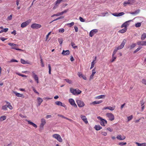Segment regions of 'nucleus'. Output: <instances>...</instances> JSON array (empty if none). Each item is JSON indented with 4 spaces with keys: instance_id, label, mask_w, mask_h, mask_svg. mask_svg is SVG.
<instances>
[{
    "instance_id": "3c124183",
    "label": "nucleus",
    "mask_w": 146,
    "mask_h": 146,
    "mask_svg": "<svg viewBox=\"0 0 146 146\" xmlns=\"http://www.w3.org/2000/svg\"><path fill=\"white\" fill-rule=\"evenodd\" d=\"M118 50V49H117V48H115V49H114V51L113 52L112 55L115 56V55L116 53V52Z\"/></svg>"
},
{
    "instance_id": "a19ab883",
    "label": "nucleus",
    "mask_w": 146,
    "mask_h": 146,
    "mask_svg": "<svg viewBox=\"0 0 146 146\" xmlns=\"http://www.w3.org/2000/svg\"><path fill=\"white\" fill-rule=\"evenodd\" d=\"M71 44L73 48H77V46H75V43L73 42H71Z\"/></svg>"
},
{
    "instance_id": "603ef678",
    "label": "nucleus",
    "mask_w": 146,
    "mask_h": 146,
    "mask_svg": "<svg viewBox=\"0 0 146 146\" xmlns=\"http://www.w3.org/2000/svg\"><path fill=\"white\" fill-rule=\"evenodd\" d=\"M128 121H129L131 120L133 118V116L132 115H131L130 116L127 117Z\"/></svg>"
},
{
    "instance_id": "4468645a",
    "label": "nucleus",
    "mask_w": 146,
    "mask_h": 146,
    "mask_svg": "<svg viewBox=\"0 0 146 146\" xmlns=\"http://www.w3.org/2000/svg\"><path fill=\"white\" fill-rule=\"evenodd\" d=\"M41 123L40 125V128H43L44 125L46 123V120L44 118L41 119Z\"/></svg>"
},
{
    "instance_id": "bf43d9fd",
    "label": "nucleus",
    "mask_w": 146,
    "mask_h": 146,
    "mask_svg": "<svg viewBox=\"0 0 146 146\" xmlns=\"http://www.w3.org/2000/svg\"><path fill=\"white\" fill-rule=\"evenodd\" d=\"M127 144L126 142H121L119 143V145H126Z\"/></svg>"
},
{
    "instance_id": "6ab92c4d",
    "label": "nucleus",
    "mask_w": 146,
    "mask_h": 146,
    "mask_svg": "<svg viewBox=\"0 0 146 146\" xmlns=\"http://www.w3.org/2000/svg\"><path fill=\"white\" fill-rule=\"evenodd\" d=\"M14 94L18 97H21L22 98H24L25 96L23 94H21L19 93H18L17 92H14Z\"/></svg>"
},
{
    "instance_id": "e433bc0d",
    "label": "nucleus",
    "mask_w": 146,
    "mask_h": 146,
    "mask_svg": "<svg viewBox=\"0 0 146 146\" xmlns=\"http://www.w3.org/2000/svg\"><path fill=\"white\" fill-rule=\"evenodd\" d=\"M95 64V60H93L92 62L91 65V66L90 69H92L94 67V64Z\"/></svg>"
},
{
    "instance_id": "7c9ffc66",
    "label": "nucleus",
    "mask_w": 146,
    "mask_h": 146,
    "mask_svg": "<svg viewBox=\"0 0 146 146\" xmlns=\"http://www.w3.org/2000/svg\"><path fill=\"white\" fill-rule=\"evenodd\" d=\"M135 143L138 146H146V143H140L137 142H136Z\"/></svg>"
},
{
    "instance_id": "e2e57ef3",
    "label": "nucleus",
    "mask_w": 146,
    "mask_h": 146,
    "mask_svg": "<svg viewBox=\"0 0 146 146\" xmlns=\"http://www.w3.org/2000/svg\"><path fill=\"white\" fill-rule=\"evenodd\" d=\"M21 62L23 64H25L27 63L26 61L23 59H21Z\"/></svg>"
},
{
    "instance_id": "37998d69",
    "label": "nucleus",
    "mask_w": 146,
    "mask_h": 146,
    "mask_svg": "<svg viewBox=\"0 0 146 146\" xmlns=\"http://www.w3.org/2000/svg\"><path fill=\"white\" fill-rule=\"evenodd\" d=\"M141 24L140 23H136L135 24V26L137 27H139L141 26Z\"/></svg>"
},
{
    "instance_id": "864d4df0",
    "label": "nucleus",
    "mask_w": 146,
    "mask_h": 146,
    "mask_svg": "<svg viewBox=\"0 0 146 146\" xmlns=\"http://www.w3.org/2000/svg\"><path fill=\"white\" fill-rule=\"evenodd\" d=\"M74 24V22H72L70 23H68L67 24V25H69V27H71L73 26Z\"/></svg>"
},
{
    "instance_id": "79ce46f5",
    "label": "nucleus",
    "mask_w": 146,
    "mask_h": 146,
    "mask_svg": "<svg viewBox=\"0 0 146 146\" xmlns=\"http://www.w3.org/2000/svg\"><path fill=\"white\" fill-rule=\"evenodd\" d=\"M64 17L63 16H60V17L57 18H56V19L54 20H53L52 22H51V23H52L53 21H56V20H59V19H62V18H63Z\"/></svg>"
},
{
    "instance_id": "7ed1b4c3",
    "label": "nucleus",
    "mask_w": 146,
    "mask_h": 146,
    "mask_svg": "<svg viewBox=\"0 0 146 146\" xmlns=\"http://www.w3.org/2000/svg\"><path fill=\"white\" fill-rule=\"evenodd\" d=\"M52 136L53 138L56 139L59 142H62V139L59 135L55 134L53 135Z\"/></svg>"
},
{
    "instance_id": "13d9d810",
    "label": "nucleus",
    "mask_w": 146,
    "mask_h": 146,
    "mask_svg": "<svg viewBox=\"0 0 146 146\" xmlns=\"http://www.w3.org/2000/svg\"><path fill=\"white\" fill-rule=\"evenodd\" d=\"M125 14L123 12H121L118 14V17L120 16L123 15Z\"/></svg>"
},
{
    "instance_id": "f3484780",
    "label": "nucleus",
    "mask_w": 146,
    "mask_h": 146,
    "mask_svg": "<svg viewBox=\"0 0 146 146\" xmlns=\"http://www.w3.org/2000/svg\"><path fill=\"white\" fill-rule=\"evenodd\" d=\"M138 45L141 46H146V41H139L137 42Z\"/></svg>"
},
{
    "instance_id": "6e6552de",
    "label": "nucleus",
    "mask_w": 146,
    "mask_h": 146,
    "mask_svg": "<svg viewBox=\"0 0 146 146\" xmlns=\"http://www.w3.org/2000/svg\"><path fill=\"white\" fill-rule=\"evenodd\" d=\"M78 106L79 107H82L84 106L85 104L83 101L81 100H77L76 101Z\"/></svg>"
},
{
    "instance_id": "a211bd4d",
    "label": "nucleus",
    "mask_w": 146,
    "mask_h": 146,
    "mask_svg": "<svg viewBox=\"0 0 146 146\" xmlns=\"http://www.w3.org/2000/svg\"><path fill=\"white\" fill-rule=\"evenodd\" d=\"M125 136H123L122 137L121 135H118L116 137V138L119 140H121L124 139L125 138Z\"/></svg>"
},
{
    "instance_id": "72a5a7b5",
    "label": "nucleus",
    "mask_w": 146,
    "mask_h": 146,
    "mask_svg": "<svg viewBox=\"0 0 146 146\" xmlns=\"http://www.w3.org/2000/svg\"><path fill=\"white\" fill-rule=\"evenodd\" d=\"M102 102V101H95L92 102V104L94 105L98 104H100Z\"/></svg>"
},
{
    "instance_id": "b1692460",
    "label": "nucleus",
    "mask_w": 146,
    "mask_h": 146,
    "mask_svg": "<svg viewBox=\"0 0 146 146\" xmlns=\"http://www.w3.org/2000/svg\"><path fill=\"white\" fill-rule=\"evenodd\" d=\"M60 4V3H59L57 1H56L55 3L54 6L53 7V10H54L56 9L58 7Z\"/></svg>"
},
{
    "instance_id": "2eb2a0df",
    "label": "nucleus",
    "mask_w": 146,
    "mask_h": 146,
    "mask_svg": "<svg viewBox=\"0 0 146 146\" xmlns=\"http://www.w3.org/2000/svg\"><path fill=\"white\" fill-rule=\"evenodd\" d=\"M80 117L86 124H87L88 123L87 119L85 116L81 115H80Z\"/></svg>"
},
{
    "instance_id": "c03bdc74",
    "label": "nucleus",
    "mask_w": 146,
    "mask_h": 146,
    "mask_svg": "<svg viewBox=\"0 0 146 146\" xmlns=\"http://www.w3.org/2000/svg\"><path fill=\"white\" fill-rule=\"evenodd\" d=\"M141 48V47H139L138 48L136 49L133 52L134 53H135L139 51Z\"/></svg>"
},
{
    "instance_id": "4d7b16f0",
    "label": "nucleus",
    "mask_w": 146,
    "mask_h": 146,
    "mask_svg": "<svg viewBox=\"0 0 146 146\" xmlns=\"http://www.w3.org/2000/svg\"><path fill=\"white\" fill-rule=\"evenodd\" d=\"M10 62H18V61L16 60H15V59H11Z\"/></svg>"
},
{
    "instance_id": "052dcab7",
    "label": "nucleus",
    "mask_w": 146,
    "mask_h": 146,
    "mask_svg": "<svg viewBox=\"0 0 146 146\" xmlns=\"http://www.w3.org/2000/svg\"><path fill=\"white\" fill-rule=\"evenodd\" d=\"M32 88H33V90L34 91V92L35 93H36V94H38V95L39 94V93L36 90V89H35V88L34 87H32Z\"/></svg>"
},
{
    "instance_id": "0eeeda50",
    "label": "nucleus",
    "mask_w": 146,
    "mask_h": 146,
    "mask_svg": "<svg viewBox=\"0 0 146 146\" xmlns=\"http://www.w3.org/2000/svg\"><path fill=\"white\" fill-rule=\"evenodd\" d=\"M41 27V25L35 23L32 24L31 25V28L33 29H38L40 28Z\"/></svg>"
},
{
    "instance_id": "49530a36",
    "label": "nucleus",
    "mask_w": 146,
    "mask_h": 146,
    "mask_svg": "<svg viewBox=\"0 0 146 146\" xmlns=\"http://www.w3.org/2000/svg\"><path fill=\"white\" fill-rule=\"evenodd\" d=\"M141 82L142 84L146 85V79H143L141 80Z\"/></svg>"
},
{
    "instance_id": "8fccbe9b",
    "label": "nucleus",
    "mask_w": 146,
    "mask_h": 146,
    "mask_svg": "<svg viewBox=\"0 0 146 146\" xmlns=\"http://www.w3.org/2000/svg\"><path fill=\"white\" fill-rule=\"evenodd\" d=\"M16 74H17L19 76H21L23 77H27V76L25 75H23V74H20L19 73H16Z\"/></svg>"
},
{
    "instance_id": "338daca9",
    "label": "nucleus",
    "mask_w": 146,
    "mask_h": 146,
    "mask_svg": "<svg viewBox=\"0 0 146 146\" xmlns=\"http://www.w3.org/2000/svg\"><path fill=\"white\" fill-rule=\"evenodd\" d=\"M104 136H106L107 135V133L105 132L102 131L101 133Z\"/></svg>"
},
{
    "instance_id": "c9c22d12",
    "label": "nucleus",
    "mask_w": 146,
    "mask_h": 146,
    "mask_svg": "<svg viewBox=\"0 0 146 146\" xmlns=\"http://www.w3.org/2000/svg\"><path fill=\"white\" fill-rule=\"evenodd\" d=\"M116 58V56L114 55H112V60H111L110 62H113L115 61V59Z\"/></svg>"
},
{
    "instance_id": "423d86ee",
    "label": "nucleus",
    "mask_w": 146,
    "mask_h": 146,
    "mask_svg": "<svg viewBox=\"0 0 146 146\" xmlns=\"http://www.w3.org/2000/svg\"><path fill=\"white\" fill-rule=\"evenodd\" d=\"M8 44L9 46H11L12 47V49H14L16 50H19V51H22L23 50L21 49L15 48V47L17 45L16 44L13 43H8Z\"/></svg>"
},
{
    "instance_id": "680f3d73",
    "label": "nucleus",
    "mask_w": 146,
    "mask_h": 146,
    "mask_svg": "<svg viewBox=\"0 0 146 146\" xmlns=\"http://www.w3.org/2000/svg\"><path fill=\"white\" fill-rule=\"evenodd\" d=\"M79 19L80 21L82 22H84L85 21V19H83L82 17H79Z\"/></svg>"
},
{
    "instance_id": "1a4fd4ad",
    "label": "nucleus",
    "mask_w": 146,
    "mask_h": 146,
    "mask_svg": "<svg viewBox=\"0 0 146 146\" xmlns=\"http://www.w3.org/2000/svg\"><path fill=\"white\" fill-rule=\"evenodd\" d=\"M69 102L70 104L72 106L75 108L77 107L76 104H75L74 100L72 98L70 99L69 100Z\"/></svg>"
},
{
    "instance_id": "de8ad7c7",
    "label": "nucleus",
    "mask_w": 146,
    "mask_h": 146,
    "mask_svg": "<svg viewBox=\"0 0 146 146\" xmlns=\"http://www.w3.org/2000/svg\"><path fill=\"white\" fill-rule=\"evenodd\" d=\"M141 82L142 84L146 85V79H143L141 80Z\"/></svg>"
},
{
    "instance_id": "20e7f679",
    "label": "nucleus",
    "mask_w": 146,
    "mask_h": 146,
    "mask_svg": "<svg viewBox=\"0 0 146 146\" xmlns=\"http://www.w3.org/2000/svg\"><path fill=\"white\" fill-rule=\"evenodd\" d=\"M97 118L100 120V123L101 125L105 126V125L107 124V121L105 119H102L100 117H98Z\"/></svg>"
},
{
    "instance_id": "aec40b11",
    "label": "nucleus",
    "mask_w": 146,
    "mask_h": 146,
    "mask_svg": "<svg viewBox=\"0 0 146 146\" xmlns=\"http://www.w3.org/2000/svg\"><path fill=\"white\" fill-rule=\"evenodd\" d=\"M62 54L63 55H68L70 54V51L68 50H63Z\"/></svg>"
},
{
    "instance_id": "f03ea898",
    "label": "nucleus",
    "mask_w": 146,
    "mask_h": 146,
    "mask_svg": "<svg viewBox=\"0 0 146 146\" xmlns=\"http://www.w3.org/2000/svg\"><path fill=\"white\" fill-rule=\"evenodd\" d=\"M106 116L109 120L112 121L114 119V116L112 113H107L106 114Z\"/></svg>"
},
{
    "instance_id": "4c0bfd02",
    "label": "nucleus",
    "mask_w": 146,
    "mask_h": 146,
    "mask_svg": "<svg viewBox=\"0 0 146 146\" xmlns=\"http://www.w3.org/2000/svg\"><path fill=\"white\" fill-rule=\"evenodd\" d=\"M6 117L5 116H2L0 117V121H3L5 120L6 119Z\"/></svg>"
},
{
    "instance_id": "5fc2aeb1",
    "label": "nucleus",
    "mask_w": 146,
    "mask_h": 146,
    "mask_svg": "<svg viewBox=\"0 0 146 146\" xmlns=\"http://www.w3.org/2000/svg\"><path fill=\"white\" fill-rule=\"evenodd\" d=\"M65 80L66 82L70 84H71L72 83V81L69 79H65Z\"/></svg>"
},
{
    "instance_id": "6e6d98bb",
    "label": "nucleus",
    "mask_w": 146,
    "mask_h": 146,
    "mask_svg": "<svg viewBox=\"0 0 146 146\" xmlns=\"http://www.w3.org/2000/svg\"><path fill=\"white\" fill-rule=\"evenodd\" d=\"M40 62L41 63V66L42 67H44V64L42 61V59L41 58Z\"/></svg>"
},
{
    "instance_id": "a18cd8bd",
    "label": "nucleus",
    "mask_w": 146,
    "mask_h": 146,
    "mask_svg": "<svg viewBox=\"0 0 146 146\" xmlns=\"http://www.w3.org/2000/svg\"><path fill=\"white\" fill-rule=\"evenodd\" d=\"M105 96L104 95H101L98 96L97 98L98 99L104 98H105Z\"/></svg>"
},
{
    "instance_id": "69168bd1",
    "label": "nucleus",
    "mask_w": 146,
    "mask_h": 146,
    "mask_svg": "<svg viewBox=\"0 0 146 146\" xmlns=\"http://www.w3.org/2000/svg\"><path fill=\"white\" fill-rule=\"evenodd\" d=\"M64 31V29L62 28L59 29V32L61 33H63Z\"/></svg>"
},
{
    "instance_id": "dca6fc26",
    "label": "nucleus",
    "mask_w": 146,
    "mask_h": 146,
    "mask_svg": "<svg viewBox=\"0 0 146 146\" xmlns=\"http://www.w3.org/2000/svg\"><path fill=\"white\" fill-rule=\"evenodd\" d=\"M115 108V106H114L113 107H111L110 106H107L104 107L103 110H105L106 109H109L110 110L112 111L114 110Z\"/></svg>"
},
{
    "instance_id": "c85d7f7f",
    "label": "nucleus",
    "mask_w": 146,
    "mask_h": 146,
    "mask_svg": "<svg viewBox=\"0 0 146 146\" xmlns=\"http://www.w3.org/2000/svg\"><path fill=\"white\" fill-rule=\"evenodd\" d=\"M94 128L96 129V130L97 131L100 130L102 128V127L99 125H95Z\"/></svg>"
},
{
    "instance_id": "f704fd0d",
    "label": "nucleus",
    "mask_w": 146,
    "mask_h": 146,
    "mask_svg": "<svg viewBox=\"0 0 146 146\" xmlns=\"http://www.w3.org/2000/svg\"><path fill=\"white\" fill-rule=\"evenodd\" d=\"M136 46V43H133L131 44L130 46V49H132L134 48Z\"/></svg>"
},
{
    "instance_id": "a878e982",
    "label": "nucleus",
    "mask_w": 146,
    "mask_h": 146,
    "mask_svg": "<svg viewBox=\"0 0 146 146\" xmlns=\"http://www.w3.org/2000/svg\"><path fill=\"white\" fill-rule=\"evenodd\" d=\"M27 121L28 122L29 124L32 125L35 128L37 127V126L36 124H35L33 122L29 120H27Z\"/></svg>"
},
{
    "instance_id": "393cba45",
    "label": "nucleus",
    "mask_w": 146,
    "mask_h": 146,
    "mask_svg": "<svg viewBox=\"0 0 146 146\" xmlns=\"http://www.w3.org/2000/svg\"><path fill=\"white\" fill-rule=\"evenodd\" d=\"M60 4V3H59L57 1H56L55 3L54 6L53 7V10H54L56 9L58 7Z\"/></svg>"
},
{
    "instance_id": "09e8293b",
    "label": "nucleus",
    "mask_w": 146,
    "mask_h": 146,
    "mask_svg": "<svg viewBox=\"0 0 146 146\" xmlns=\"http://www.w3.org/2000/svg\"><path fill=\"white\" fill-rule=\"evenodd\" d=\"M7 105H5L2 106V109L4 110H7Z\"/></svg>"
},
{
    "instance_id": "774afa93",
    "label": "nucleus",
    "mask_w": 146,
    "mask_h": 146,
    "mask_svg": "<svg viewBox=\"0 0 146 146\" xmlns=\"http://www.w3.org/2000/svg\"><path fill=\"white\" fill-rule=\"evenodd\" d=\"M129 2L128 1H127V2L125 1V2L123 3V5L124 6H126L127 4L130 5L129 3Z\"/></svg>"
},
{
    "instance_id": "9d476101",
    "label": "nucleus",
    "mask_w": 146,
    "mask_h": 146,
    "mask_svg": "<svg viewBox=\"0 0 146 146\" xmlns=\"http://www.w3.org/2000/svg\"><path fill=\"white\" fill-rule=\"evenodd\" d=\"M126 42V40L125 39H124L120 45L117 47V49L119 50L122 48L124 46Z\"/></svg>"
},
{
    "instance_id": "f8f14e48",
    "label": "nucleus",
    "mask_w": 146,
    "mask_h": 146,
    "mask_svg": "<svg viewBox=\"0 0 146 146\" xmlns=\"http://www.w3.org/2000/svg\"><path fill=\"white\" fill-rule=\"evenodd\" d=\"M126 42V40L125 39H124L120 45L117 47V49L119 50L122 48L124 46Z\"/></svg>"
},
{
    "instance_id": "58836bf2",
    "label": "nucleus",
    "mask_w": 146,
    "mask_h": 146,
    "mask_svg": "<svg viewBox=\"0 0 146 146\" xmlns=\"http://www.w3.org/2000/svg\"><path fill=\"white\" fill-rule=\"evenodd\" d=\"M129 2V3L130 5H132L133 3L135 2V0H128Z\"/></svg>"
},
{
    "instance_id": "bb28decb",
    "label": "nucleus",
    "mask_w": 146,
    "mask_h": 146,
    "mask_svg": "<svg viewBox=\"0 0 146 146\" xmlns=\"http://www.w3.org/2000/svg\"><path fill=\"white\" fill-rule=\"evenodd\" d=\"M5 102L6 103V104L8 105L7 106V108H8L10 110L12 109L13 108L12 106L11 105L10 103L7 101H6Z\"/></svg>"
},
{
    "instance_id": "9b49d317",
    "label": "nucleus",
    "mask_w": 146,
    "mask_h": 146,
    "mask_svg": "<svg viewBox=\"0 0 146 146\" xmlns=\"http://www.w3.org/2000/svg\"><path fill=\"white\" fill-rule=\"evenodd\" d=\"M126 42V40L125 39H124L120 45L117 47V49L119 50L122 48L124 46Z\"/></svg>"
},
{
    "instance_id": "c756f323",
    "label": "nucleus",
    "mask_w": 146,
    "mask_h": 146,
    "mask_svg": "<svg viewBox=\"0 0 146 146\" xmlns=\"http://www.w3.org/2000/svg\"><path fill=\"white\" fill-rule=\"evenodd\" d=\"M127 30V28H124L123 29L119 31L118 32L121 33H124Z\"/></svg>"
},
{
    "instance_id": "f257e3e1",
    "label": "nucleus",
    "mask_w": 146,
    "mask_h": 146,
    "mask_svg": "<svg viewBox=\"0 0 146 146\" xmlns=\"http://www.w3.org/2000/svg\"><path fill=\"white\" fill-rule=\"evenodd\" d=\"M70 91L74 95L79 94L82 92V91L78 89H74L71 88Z\"/></svg>"
},
{
    "instance_id": "39448f33",
    "label": "nucleus",
    "mask_w": 146,
    "mask_h": 146,
    "mask_svg": "<svg viewBox=\"0 0 146 146\" xmlns=\"http://www.w3.org/2000/svg\"><path fill=\"white\" fill-rule=\"evenodd\" d=\"M31 19H29L27 21L24 22L22 23L21 25V27L22 28H23L28 25L31 22Z\"/></svg>"
},
{
    "instance_id": "5701e85b",
    "label": "nucleus",
    "mask_w": 146,
    "mask_h": 146,
    "mask_svg": "<svg viewBox=\"0 0 146 146\" xmlns=\"http://www.w3.org/2000/svg\"><path fill=\"white\" fill-rule=\"evenodd\" d=\"M37 100L38 105L39 106H40V105L41 103L43 102V100L42 99L38 97L37 98Z\"/></svg>"
},
{
    "instance_id": "2f4dec72",
    "label": "nucleus",
    "mask_w": 146,
    "mask_h": 146,
    "mask_svg": "<svg viewBox=\"0 0 146 146\" xmlns=\"http://www.w3.org/2000/svg\"><path fill=\"white\" fill-rule=\"evenodd\" d=\"M33 78L34 79L35 81L37 83H38L39 82L38 78L37 76V75H36L35 76L33 77Z\"/></svg>"
},
{
    "instance_id": "0e129e2a",
    "label": "nucleus",
    "mask_w": 146,
    "mask_h": 146,
    "mask_svg": "<svg viewBox=\"0 0 146 146\" xmlns=\"http://www.w3.org/2000/svg\"><path fill=\"white\" fill-rule=\"evenodd\" d=\"M66 0H57L56 1L60 3H61L65 2Z\"/></svg>"
},
{
    "instance_id": "cd10ccee",
    "label": "nucleus",
    "mask_w": 146,
    "mask_h": 146,
    "mask_svg": "<svg viewBox=\"0 0 146 146\" xmlns=\"http://www.w3.org/2000/svg\"><path fill=\"white\" fill-rule=\"evenodd\" d=\"M96 72L94 69L92 70V74L91 75L90 77V79H92L93 78V76H94V74L96 73Z\"/></svg>"
},
{
    "instance_id": "ddd939ff",
    "label": "nucleus",
    "mask_w": 146,
    "mask_h": 146,
    "mask_svg": "<svg viewBox=\"0 0 146 146\" xmlns=\"http://www.w3.org/2000/svg\"><path fill=\"white\" fill-rule=\"evenodd\" d=\"M98 32L97 29H94L91 30L89 33V36L92 37L95 34Z\"/></svg>"
},
{
    "instance_id": "ea45409f",
    "label": "nucleus",
    "mask_w": 146,
    "mask_h": 146,
    "mask_svg": "<svg viewBox=\"0 0 146 146\" xmlns=\"http://www.w3.org/2000/svg\"><path fill=\"white\" fill-rule=\"evenodd\" d=\"M8 28H5L4 29H3L1 30L0 31V33H1L3 32H7L8 30Z\"/></svg>"
},
{
    "instance_id": "412c9836",
    "label": "nucleus",
    "mask_w": 146,
    "mask_h": 146,
    "mask_svg": "<svg viewBox=\"0 0 146 146\" xmlns=\"http://www.w3.org/2000/svg\"><path fill=\"white\" fill-rule=\"evenodd\" d=\"M55 103L56 104L59 106H61L64 107L65 106L64 104H63L62 102L60 101H56L55 102Z\"/></svg>"
},
{
    "instance_id": "4be33fe9",
    "label": "nucleus",
    "mask_w": 146,
    "mask_h": 146,
    "mask_svg": "<svg viewBox=\"0 0 146 146\" xmlns=\"http://www.w3.org/2000/svg\"><path fill=\"white\" fill-rule=\"evenodd\" d=\"M126 21L124 23H123L121 26V28H123V27H124V28H127V26L129 25V24H128V22L129 21Z\"/></svg>"
},
{
    "instance_id": "473e14b6",
    "label": "nucleus",
    "mask_w": 146,
    "mask_h": 146,
    "mask_svg": "<svg viewBox=\"0 0 146 146\" xmlns=\"http://www.w3.org/2000/svg\"><path fill=\"white\" fill-rule=\"evenodd\" d=\"M146 38V34L145 33H143L141 35V39L142 40H144Z\"/></svg>"
}]
</instances>
